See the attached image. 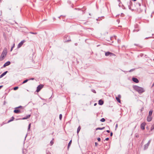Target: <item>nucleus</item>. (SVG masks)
I'll return each mask as SVG.
<instances>
[{
	"mask_svg": "<svg viewBox=\"0 0 154 154\" xmlns=\"http://www.w3.org/2000/svg\"><path fill=\"white\" fill-rule=\"evenodd\" d=\"M8 72V71H6L5 72H4V73H3L0 76V79L2 78L3 76L5 75L6 73Z\"/></svg>",
	"mask_w": 154,
	"mask_h": 154,
	"instance_id": "12",
	"label": "nucleus"
},
{
	"mask_svg": "<svg viewBox=\"0 0 154 154\" xmlns=\"http://www.w3.org/2000/svg\"><path fill=\"white\" fill-rule=\"evenodd\" d=\"M28 79H26V80H24L22 84H23L24 83H26V82H28Z\"/></svg>",
	"mask_w": 154,
	"mask_h": 154,
	"instance_id": "26",
	"label": "nucleus"
},
{
	"mask_svg": "<svg viewBox=\"0 0 154 154\" xmlns=\"http://www.w3.org/2000/svg\"><path fill=\"white\" fill-rule=\"evenodd\" d=\"M30 33L33 34H37V33L36 32H30Z\"/></svg>",
	"mask_w": 154,
	"mask_h": 154,
	"instance_id": "30",
	"label": "nucleus"
},
{
	"mask_svg": "<svg viewBox=\"0 0 154 154\" xmlns=\"http://www.w3.org/2000/svg\"><path fill=\"white\" fill-rule=\"evenodd\" d=\"M91 91L92 92H94V93H96V91H95V90H94V89H92V90H91Z\"/></svg>",
	"mask_w": 154,
	"mask_h": 154,
	"instance_id": "32",
	"label": "nucleus"
},
{
	"mask_svg": "<svg viewBox=\"0 0 154 154\" xmlns=\"http://www.w3.org/2000/svg\"><path fill=\"white\" fill-rule=\"evenodd\" d=\"M98 103L100 105H102L103 104V102L102 100H100L99 101Z\"/></svg>",
	"mask_w": 154,
	"mask_h": 154,
	"instance_id": "15",
	"label": "nucleus"
},
{
	"mask_svg": "<svg viewBox=\"0 0 154 154\" xmlns=\"http://www.w3.org/2000/svg\"><path fill=\"white\" fill-rule=\"evenodd\" d=\"M13 48L12 47H11V51H12Z\"/></svg>",
	"mask_w": 154,
	"mask_h": 154,
	"instance_id": "51",
	"label": "nucleus"
},
{
	"mask_svg": "<svg viewBox=\"0 0 154 154\" xmlns=\"http://www.w3.org/2000/svg\"><path fill=\"white\" fill-rule=\"evenodd\" d=\"M143 107L142 108V109H141V111L142 112L143 111Z\"/></svg>",
	"mask_w": 154,
	"mask_h": 154,
	"instance_id": "47",
	"label": "nucleus"
},
{
	"mask_svg": "<svg viewBox=\"0 0 154 154\" xmlns=\"http://www.w3.org/2000/svg\"><path fill=\"white\" fill-rule=\"evenodd\" d=\"M19 108H20V109H23L24 108L22 106H19L18 107H16L15 109H19Z\"/></svg>",
	"mask_w": 154,
	"mask_h": 154,
	"instance_id": "19",
	"label": "nucleus"
},
{
	"mask_svg": "<svg viewBox=\"0 0 154 154\" xmlns=\"http://www.w3.org/2000/svg\"><path fill=\"white\" fill-rule=\"evenodd\" d=\"M135 137H136L138 138V137H139V135H138V134H135Z\"/></svg>",
	"mask_w": 154,
	"mask_h": 154,
	"instance_id": "35",
	"label": "nucleus"
},
{
	"mask_svg": "<svg viewBox=\"0 0 154 154\" xmlns=\"http://www.w3.org/2000/svg\"><path fill=\"white\" fill-rule=\"evenodd\" d=\"M10 64H11L10 62L8 61L6 62V63H5L4 64L3 67H2V68L3 67H5L6 66H8L10 65Z\"/></svg>",
	"mask_w": 154,
	"mask_h": 154,
	"instance_id": "8",
	"label": "nucleus"
},
{
	"mask_svg": "<svg viewBox=\"0 0 154 154\" xmlns=\"http://www.w3.org/2000/svg\"><path fill=\"white\" fill-rule=\"evenodd\" d=\"M13 48L12 47H11V51H12Z\"/></svg>",
	"mask_w": 154,
	"mask_h": 154,
	"instance_id": "52",
	"label": "nucleus"
},
{
	"mask_svg": "<svg viewBox=\"0 0 154 154\" xmlns=\"http://www.w3.org/2000/svg\"><path fill=\"white\" fill-rule=\"evenodd\" d=\"M104 128H105V127H103L102 128H96V130H102L104 129Z\"/></svg>",
	"mask_w": 154,
	"mask_h": 154,
	"instance_id": "17",
	"label": "nucleus"
},
{
	"mask_svg": "<svg viewBox=\"0 0 154 154\" xmlns=\"http://www.w3.org/2000/svg\"><path fill=\"white\" fill-rule=\"evenodd\" d=\"M14 112L16 113H21V112L20 109H15L14 111Z\"/></svg>",
	"mask_w": 154,
	"mask_h": 154,
	"instance_id": "11",
	"label": "nucleus"
},
{
	"mask_svg": "<svg viewBox=\"0 0 154 154\" xmlns=\"http://www.w3.org/2000/svg\"><path fill=\"white\" fill-rule=\"evenodd\" d=\"M129 4H130V5H131L132 4V2L131 1H130L129 2Z\"/></svg>",
	"mask_w": 154,
	"mask_h": 154,
	"instance_id": "43",
	"label": "nucleus"
},
{
	"mask_svg": "<svg viewBox=\"0 0 154 154\" xmlns=\"http://www.w3.org/2000/svg\"><path fill=\"white\" fill-rule=\"evenodd\" d=\"M71 143H72V140H71L69 142V143L68 144V149H69V147L70 146L71 144Z\"/></svg>",
	"mask_w": 154,
	"mask_h": 154,
	"instance_id": "18",
	"label": "nucleus"
},
{
	"mask_svg": "<svg viewBox=\"0 0 154 154\" xmlns=\"http://www.w3.org/2000/svg\"><path fill=\"white\" fill-rule=\"evenodd\" d=\"M77 45H78V44H77V43H75V45H76V46H77Z\"/></svg>",
	"mask_w": 154,
	"mask_h": 154,
	"instance_id": "49",
	"label": "nucleus"
},
{
	"mask_svg": "<svg viewBox=\"0 0 154 154\" xmlns=\"http://www.w3.org/2000/svg\"><path fill=\"white\" fill-rule=\"evenodd\" d=\"M3 86L2 85H1L0 86V89H1V88Z\"/></svg>",
	"mask_w": 154,
	"mask_h": 154,
	"instance_id": "48",
	"label": "nucleus"
},
{
	"mask_svg": "<svg viewBox=\"0 0 154 154\" xmlns=\"http://www.w3.org/2000/svg\"><path fill=\"white\" fill-rule=\"evenodd\" d=\"M30 127H31V124H30L29 125V126H28V131H29L30 130Z\"/></svg>",
	"mask_w": 154,
	"mask_h": 154,
	"instance_id": "29",
	"label": "nucleus"
},
{
	"mask_svg": "<svg viewBox=\"0 0 154 154\" xmlns=\"http://www.w3.org/2000/svg\"><path fill=\"white\" fill-rule=\"evenodd\" d=\"M118 127V124H116V128H117Z\"/></svg>",
	"mask_w": 154,
	"mask_h": 154,
	"instance_id": "45",
	"label": "nucleus"
},
{
	"mask_svg": "<svg viewBox=\"0 0 154 154\" xmlns=\"http://www.w3.org/2000/svg\"><path fill=\"white\" fill-rule=\"evenodd\" d=\"M154 86V83H153V84L152 86V87H153Z\"/></svg>",
	"mask_w": 154,
	"mask_h": 154,
	"instance_id": "53",
	"label": "nucleus"
},
{
	"mask_svg": "<svg viewBox=\"0 0 154 154\" xmlns=\"http://www.w3.org/2000/svg\"><path fill=\"white\" fill-rule=\"evenodd\" d=\"M43 85H39L37 88L36 91L37 92H38L43 87Z\"/></svg>",
	"mask_w": 154,
	"mask_h": 154,
	"instance_id": "5",
	"label": "nucleus"
},
{
	"mask_svg": "<svg viewBox=\"0 0 154 154\" xmlns=\"http://www.w3.org/2000/svg\"><path fill=\"white\" fill-rule=\"evenodd\" d=\"M97 140L99 141H100L101 139L100 138L98 137L97 138Z\"/></svg>",
	"mask_w": 154,
	"mask_h": 154,
	"instance_id": "36",
	"label": "nucleus"
},
{
	"mask_svg": "<svg viewBox=\"0 0 154 154\" xmlns=\"http://www.w3.org/2000/svg\"><path fill=\"white\" fill-rule=\"evenodd\" d=\"M96 105H97V103H94V106H96Z\"/></svg>",
	"mask_w": 154,
	"mask_h": 154,
	"instance_id": "54",
	"label": "nucleus"
},
{
	"mask_svg": "<svg viewBox=\"0 0 154 154\" xmlns=\"http://www.w3.org/2000/svg\"><path fill=\"white\" fill-rule=\"evenodd\" d=\"M139 30V29H135L133 30V32H137Z\"/></svg>",
	"mask_w": 154,
	"mask_h": 154,
	"instance_id": "23",
	"label": "nucleus"
},
{
	"mask_svg": "<svg viewBox=\"0 0 154 154\" xmlns=\"http://www.w3.org/2000/svg\"><path fill=\"white\" fill-rule=\"evenodd\" d=\"M106 132H107L108 133H109L110 132V131L109 130H107L106 131Z\"/></svg>",
	"mask_w": 154,
	"mask_h": 154,
	"instance_id": "46",
	"label": "nucleus"
},
{
	"mask_svg": "<svg viewBox=\"0 0 154 154\" xmlns=\"http://www.w3.org/2000/svg\"><path fill=\"white\" fill-rule=\"evenodd\" d=\"M137 5H138L139 7L141 6V4L140 3H138L137 4Z\"/></svg>",
	"mask_w": 154,
	"mask_h": 154,
	"instance_id": "38",
	"label": "nucleus"
},
{
	"mask_svg": "<svg viewBox=\"0 0 154 154\" xmlns=\"http://www.w3.org/2000/svg\"><path fill=\"white\" fill-rule=\"evenodd\" d=\"M54 142L52 140H51L50 142V144H51V145H53Z\"/></svg>",
	"mask_w": 154,
	"mask_h": 154,
	"instance_id": "33",
	"label": "nucleus"
},
{
	"mask_svg": "<svg viewBox=\"0 0 154 154\" xmlns=\"http://www.w3.org/2000/svg\"><path fill=\"white\" fill-rule=\"evenodd\" d=\"M134 69H131L129 71V72H132V71H134Z\"/></svg>",
	"mask_w": 154,
	"mask_h": 154,
	"instance_id": "34",
	"label": "nucleus"
},
{
	"mask_svg": "<svg viewBox=\"0 0 154 154\" xmlns=\"http://www.w3.org/2000/svg\"><path fill=\"white\" fill-rule=\"evenodd\" d=\"M25 42V41L24 40H23L21 41L18 45L17 48H20L23 45V43Z\"/></svg>",
	"mask_w": 154,
	"mask_h": 154,
	"instance_id": "6",
	"label": "nucleus"
},
{
	"mask_svg": "<svg viewBox=\"0 0 154 154\" xmlns=\"http://www.w3.org/2000/svg\"><path fill=\"white\" fill-rule=\"evenodd\" d=\"M132 5L131 6L128 5V8H129V9H131L132 10H134V9L132 8Z\"/></svg>",
	"mask_w": 154,
	"mask_h": 154,
	"instance_id": "24",
	"label": "nucleus"
},
{
	"mask_svg": "<svg viewBox=\"0 0 154 154\" xmlns=\"http://www.w3.org/2000/svg\"><path fill=\"white\" fill-rule=\"evenodd\" d=\"M7 50L6 48H5L2 52L0 57V61H2L4 59L7 55Z\"/></svg>",
	"mask_w": 154,
	"mask_h": 154,
	"instance_id": "2",
	"label": "nucleus"
},
{
	"mask_svg": "<svg viewBox=\"0 0 154 154\" xmlns=\"http://www.w3.org/2000/svg\"><path fill=\"white\" fill-rule=\"evenodd\" d=\"M62 115L61 114H60L59 115V119L60 120H61L62 118Z\"/></svg>",
	"mask_w": 154,
	"mask_h": 154,
	"instance_id": "27",
	"label": "nucleus"
},
{
	"mask_svg": "<svg viewBox=\"0 0 154 154\" xmlns=\"http://www.w3.org/2000/svg\"><path fill=\"white\" fill-rule=\"evenodd\" d=\"M133 1H136L137 0H133Z\"/></svg>",
	"mask_w": 154,
	"mask_h": 154,
	"instance_id": "56",
	"label": "nucleus"
},
{
	"mask_svg": "<svg viewBox=\"0 0 154 154\" xmlns=\"http://www.w3.org/2000/svg\"><path fill=\"white\" fill-rule=\"evenodd\" d=\"M134 27L135 29H138L139 26H138V25L137 24H136L135 25Z\"/></svg>",
	"mask_w": 154,
	"mask_h": 154,
	"instance_id": "22",
	"label": "nucleus"
},
{
	"mask_svg": "<svg viewBox=\"0 0 154 154\" xmlns=\"http://www.w3.org/2000/svg\"><path fill=\"white\" fill-rule=\"evenodd\" d=\"M152 117H151V116H148L147 119V121L148 122H149L152 120Z\"/></svg>",
	"mask_w": 154,
	"mask_h": 154,
	"instance_id": "13",
	"label": "nucleus"
},
{
	"mask_svg": "<svg viewBox=\"0 0 154 154\" xmlns=\"http://www.w3.org/2000/svg\"><path fill=\"white\" fill-rule=\"evenodd\" d=\"M30 115H28L26 117L23 118L22 119L23 120L26 119H27L29 118L30 117Z\"/></svg>",
	"mask_w": 154,
	"mask_h": 154,
	"instance_id": "14",
	"label": "nucleus"
},
{
	"mask_svg": "<svg viewBox=\"0 0 154 154\" xmlns=\"http://www.w3.org/2000/svg\"><path fill=\"white\" fill-rule=\"evenodd\" d=\"M151 141V140H150L147 143L145 144L144 145V150H145L148 148L149 145L150 144V142Z\"/></svg>",
	"mask_w": 154,
	"mask_h": 154,
	"instance_id": "4",
	"label": "nucleus"
},
{
	"mask_svg": "<svg viewBox=\"0 0 154 154\" xmlns=\"http://www.w3.org/2000/svg\"><path fill=\"white\" fill-rule=\"evenodd\" d=\"M118 1L119 2H120V0H118Z\"/></svg>",
	"mask_w": 154,
	"mask_h": 154,
	"instance_id": "55",
	"label": "nucleus"
},
{
	"mask_svg": "<svg viewBox=\"0 0 154 154\" xmlns=\"http://www.w3.org/2000/svg\"><path fill=\"white\" fill-rule=\"evenodd\" d=\"M105 119L103 118L100 120V121L101 122H104L105 121Z\"/></svg>",
	"mask_w": 154,
	"mask_h": 154,
	"instance_id": "25",
	"label": "nucleus"
},
{
	"mask_svg": "<svg viewBox=\"0 0 154 154\" xmlns=\"http://www.w3.org/2000/svg\"><path fill=\"white\" fill-rule=\"evenodd\" d=\"M81 129V127H80V126H79L78 128H77V133L78 134L80 130Z\"/></svg>",
	"mask_w": 154,
	"mask_h": 154,
	"instance_id": "20",
	"label": "nucleus"
},
{
	"mask_svg": "<svg viewBox=\"0 0 154 154\" xmlns=\"http://www.w3.org/2000/svg\"><path fill=\"white\" fill-rule=\"evenodd\" d=\"M61 16H60V17H59V18H60Z\"/></svg>",
	"mask_w": 154,
	"mask_h": 154,
	"instance_id": "57",
	"label": "nucleus"
},
{
	"mask_svg": "<svg viewBox=\"0 0 154 154\" xmlns=\"http://www.w3.org/2000/svg\"><path fill=\"white\" fill-rule=\"evenodd\" d=\"M113 135V133L112 132H111L110 133V135L111 136H112Z\"/></svg>",
	"mask_w": 154,
	"mask_h": 154,
	"instance_id": "44",
	"label": "nucleus"
},
{
	"mask_svg": "<svg viewBox=\"0 0 154 154\" xmlns=\"http://www.w3.org/2000/svg\"><path fill=\"white\" fill-rule=\"evenodd\" d=\"M12 121V119H10L8 121V123H9L11 121Z\"/></svg>",
	"mask_w": 154,
	"mask_h": 154,
	"instance_id": "40",
	"label": "nucleus"
},
{
	"mask_svg": "<svg viewBox=\"0 0 154 154\" xmlns=\"http://www.w3.org/2000/svg\"><path fill=\"white\" fill-rule=\"evenodd\" d=\"M89 15H91V14L90 13H89Z\"/></svg>",
	"mask_w": 154,
	"mask_h": 154,
	"instance_id": "58",
	"label": "nucleus"
},
{
	"mask_svg": "<svg viewBox=\"0 0 154 154\" xmlns=\"http://www.w3.org/2000/svg\"><path fill=\"white\" fill-rule=\"evenodd\" d=\"M14 117L13 116H12L11 118V119H12V121L14 120Z\"/></svg>",
	"mask_w": 154,
	"mask_h": 154,
	"instance_id": "42",
	"label": "nucleus"
},
{
	"mask_svg": "<svg viewBox=\"0 0 154 154\" xmlns=\"http://www.w3.org/2000/svg\"><path fill=\"white\" fill-rule=\"evenodd\" d=\"M153 112V111L152 110H151L149 111V115L148 116H152Z\"/></svg>",
	"mask_w": 154,
	"mask_h": 154,
	"instance_id": "16",
	"label": "nucleus"
},
{
	"mask_svg": "<svg viewBox=\"0 0 154 154\" xmlns=\"http://www.w3.org/2000/svg\"><path fill=\"white\" fill-rule=\"evenodd\" d=\"M65 37H66V38H69V39H68V40H66V41H65V42H69V41H71V40H70V38H69V36H66Z\"/></svg>",
	"mask_w": 154,
	"mask_h": 154,
	"instance_id": "21",
	"label": "nucleus"
},
{
	"mask_svg": "<svg viewBox=\"0 0 154 154\" xmlns=\"http://www.w3.org/2000/svg\"><path fill=\"white\" fill-rule=\"evenodd\" d=\"M109 138L107 137V138H106L105 139V140H104V141H105V140H109Z\"/></svg>",
	"mask_w": 154,
	"mask_h": 154,
	"instance_id": "37",
	"label": "nucleus"
},
{
	"mask_svg": "<svg viewBox=\"0 0 154 154\" xmlns=\"http://www.w3.org/2000/svg\"><path fill=\"white\" fill-rule=\"evenodd\" d=\"M132 81L135 83H138L139 82V80L137 78L135 77H133L132 78Z\"/></svg>",
	"mask_w": 154,
	"mask_h": 154,
	"instance_id": "9",
	"label": "nucleus"
},
{
	"mask_svg": "<svg viewBox=\"0 0 154 154\" xmlns=\"http://www.w3.org/2000/svg\"><path fill=\"white\" fill-rule=\"evenodd\" d=\"M12 121V119H10L8 121V123H9L11 121Z\"/></svg>",
	"mask_w": 154,
	"mask_h": 154,
	"instance_id": "39",
	"label": "nucleus"
},
{
	"mask_svg": "<svg viewBox=\"0 0 154 154\" xmlns=\"http://www.w3.org/2000/svg\"><path fill=\"white\" fill-rule=\"evenodd\" d=\"M105 55L106 56H109L110 57H111L116 56V55L115 54L109 51L106 52L105 53Z\"/></svg>",
	"mask_w": 154,
	"mask_h": 154,
	"instance_id": "3",
	"label": "nucleus"
},
{
	"mask_svg": "<svg viewBox=\"0 0 154 154\" xmlns=\"http://www.w3.org/2000/svg\"><path fill=\"white\" fill-rule=\"evenodd\" d=\"M95 144L96 146H97V145H98V143L97 142H95Z\"/></svg>",
	"mask_w": 154,
	"mask_h": 154,
	"instance_id": "41",
	"label": "nucleus"
},
{
	"mask_svg": "<svg viewBox=\"0 0 154 154\" xmlns=\"http://www.w3.org/2000/svg\"><path fill=\"white\" fill-rule=\"evenodd\" d=\"M153 129H154V126H152L151 128V131H152V130H153Z\"/></svg>",
	"mask_w": 154,
	"mask_h": 154,
	"instance_id": "31",
	"label": "nucleus"
},
{
	"mask_svg": "<svg viewBox=\"0 0 154 154\" xmlns=\"http://www.w3.org/2000/svg\"><path fill=\"white\" fill-rule=\"evenodd\" d=\"M121 97V95H118V97H116V98L117 100V101L119 103H121V100L120 99V98Z\"/></svg>",
	"mask_w": 154,
	"mask_h": 154,
	"instance_id": "10",
	"label": "nucleus"
},
{
	"mask_svg": "<svg viewBox=\"0 0 154 154\" xmlns=\"http://www.w3.org/2000/svg\"><path fill=\"white\" fill-rule=\"evenodd\" d=\"M133 88L135 90L138 92L139 93H142L145 91L143 88L138 86H134Z\"/></svg>",
	"mask_w": 154,
	"mask_h": 154,
	"instance_id": "1",
	"label": "nucleus"
},
{
	"mask_svg": "<svg viewBox=\"0 0 154 154\" xmlns=\"http://www.w3.org/2000/svg\"><path fill=\"white\" fill-rule=\"evenodd\" d=\"M18 87H17V86L15 87L14 88V90H17L18 89Z\"/></svg>",
	"mask_w": 154,
	"mask_h": 154,
	"instance_id": "28",
	"label": "nucleus"
},
{
	"mask_svg": "<svg viewBox=\"0 0 154 154\" xmlns=\"http://www.w3.org/2000/svg\"><path fill=\"white\" fill-rule=\"evenodd\" d=\"M146 125V123L145 122L142 123L140 125V128L142 130H144L145 129V126Z\"/></svg>",
	"mask_w": 154,
	"mask_h": 154,
	"instance_id": "7",
	"label": "nucleus"
},
{
	"mask_svg": "<svg viewBox=\"0 0 154 154\" xmlns=\"http://www.w3.org/2000/svg\"><path fill=\"white\" fill-rule=\"evenodd\" d=\"M14 44L13 46L12 47L13 48H14Z\"/></svg>",
	"mask_w": 154,
	"mask_h": 154,
	"instance_id": "50",
	"label": "nucleus"
}]
</instances>
